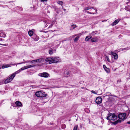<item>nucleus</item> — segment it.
Masks as SVG:
<instances>
[{
  "instance_id": "obj_39",
  "label": "nucleus",
  "mask_w": 130,
  "mask_h": 130,
  "mask_svg": "<svg viewBox=\"0 0 130 130\" xmlns=\"http://www.w3.org/2000/svg\"><path fill=\"white\" fill-rule=\"evenodd\" d=\"M107 20H103L102 21V22H103L105 21H107Z\"/></svg>"
},
{
  "instance_id": "obj_36",
  "label": "nucleus",
  "mask_w": 130,
  "mask_h": 130,
  "mask_svg": "<svg viewBox=\"0 0 130 130\" xmlns=\"http://www.w3.org/2000/svg\"><path fill=\"white\" fill-rule=\"evenodd\" d=\"M53 24H52L51 25H50L48 27V28H51L52 27V26H53Z\"/></svg>"
},
{
  "instance_id": "obj_9",
  "label": "nucleus",
  "mask_w": 130,
  "mask_h": 130,
  "mask_svg": "<svg viewBox=\"0 0 130 130\" xmlns=\"http://www.w3.org/2000/svg\"><path fill=\"white\" fill-rule=\"evenodd\" d=\"M110 53L111 55H112L114 56V59H117L118 56L116 53L111 52Z\"/></svg>"
},
{
  "instance_id": "obj_33",
  "label": "nucleus",
  "mask_w": 130,
  "mask_h": 130,
  "mask_svg": "<svg viewBox=\"0 0 130 130\" xmlns=\"http://www.w3.org/2000/svg\"><path fill=\"white\" fill-rule=\"evenodd\" d=\"M96 34V33H95L94 31H93L92 32L91 34L93 35H94L95 34Z\"/></svg>"
},
{
  "instance_id": "obj_19",
  "label": "nucleus",
  "mask_w": 130,
  "mask_h": 130,
  "mask_svg": "<svg viewBox=\"0 0 130 130\" xmlns=\"http://www.w3.org/2000/svg\"><path fill=\"white\" fill-rule=\"evenodd\" d=\"M97 40V38L96 37L92 38L91 40V41L92 42H95Z\"/></svg>"
},
{
  "instance_id": "obj_18",
  "label": "nucleus",
  "mask_w": 130,
  "mask_h": 130,
  "mask_svg": "<svg viewBox=\"0 0 130 130\" xmlns=\"http://www.w3.org/2000/svg\"><path fill=\"white\" fill-rule=\"evenodd\" d=\"M83 32H82L79 34H78L76 35L73 36V37H74L76 36H77L79 38L81 35H82L83 34Z\"/></svg>"
},
{
  "instance_id": "obj_43",
  "label": "nucleus",
  "mask_w": 130,
  "mask_h": 130,
  "mask_svg": "<svg viewBox=\"0 0 130 130\" xmlns=\"http://www.w3.org/2000/svg\"><path fill=\"white\" fill-rule=\"evenodd\" d=\"M47 26H48V25H45V27H47Z\"/></svg>"
},
{
  "instance_id": "obj_42",
  "label": "nucleus",
  "mask_w": 130,
  "mask_h": 130,
  "mask_svg": "<svg viewBox=\"0 0 130 130\" xmlns=\"http://www.w3.org/2000/svg\"><path fill=\"white\" fill-rule=\"evenodd\" d=\"M44 22H45V23H46V21H45Z\"/></svg>"
},
{
  "instance_id": "obj_40",
  "label": "nucleus",
  "mask_w": 130,
  "mask_h": 130,
  "mask_svg": "<svg viewBox=\"0 0 130 130\" xmlns=\"http://www.w3.org/2000/svg\"><path fill=\"white\" fill-rule=\"evenodd\" d=\"M127 123H128L129 124H130V121H128V122H127Z\"/></svg>"
},
{
  "instance_id": "obj_16",
  "label": "nucleus",
  "mask_w": 130,
  "mask_h": 130,
  "mask_svg": "<svg viewBox=\"0 0 130 130\" xmlns=\"http://www.w3.org/2000/svg\"><path fill=\"white\" fill-rule=\"evenodd\" d=\"M6 35L5 33L3 32H0V37H5Z\"/></svg>"
},
{
  "instance_id": "obj_15",
  "label": "nucleus",
  "mask_w": 130,
  "mask_h": 130,
  "mask_svg": "<svg viewBox=\"0 0 130 130\" xmlns=\"http://www.w3.org/2000/svg\"><path fill=\"white\" fill-rule=\"evenodd\" d=\"M11 67V66L9 64H5L3 65L2 66V68L3 69H4L5 68L9 67Z\"/></svg>"
},
{
  "instance_id": "obj_12",
  "label": "nucleus",
  "mask_w": 130,
  "mask_h": 130,
  "mask_svg": "<svg viewBox=\"0 0 130 130\" xmlns=\"http://www.w3.org/2000/svg\"><path fill=\"white\" fill-rule=\"evenodd\" d=\"M120 21V19H119L115 20L112 23L111 25L112 26L116 25Z\"/></svg>"
},
{
  "instance_id": "obj_7",
  "label": "nucleus",
  "mask_w": 130,
  "mask_h": 130,
  "mask_svg": "<svg viewBox=\"0 0 130 130\" xmlns=\"http://www.w3.org/2000/svg\"><path fill=\"white\" fill-rule=\"evenodd\" d=\"M39 75L42 77L46 78L48 77L49 74L47 73L44 72L39 74Z\"/></svg>"
},
{
  "instance_id": "obj_37",
  "label": "nucleus",
  "mask_w": 130,
  "mask_h": 130,
  "mask_svg": "<svg viewBox=\"0 0 130 130\" xmlns=\"http://www.w3.org/2000/svg\"><path fill=\"white\" fill-rule=\"evenodd\" d=\"M24 67L25 69H28V67L27 66Z\"/></svg>"
},
{
  "instance_id": "obj_26",
  "label": "nucleus",
  "mask_w": 130,
  "mask_h": 130,
  "mask_svg": "<svg viewBox=\"0 0 130 130\" xmlns=\"http://www.w3.org/2000/svg\"><path fill=\"white\" fill-rule=\"evenodd\" d=\"M49 54L50 55H52L53 53V52L51 50H49L48 51Z\"/></svg>"
},
{
  "instance_id": "obj_30",
  "label": "nucleus",
  "mask_w": 130,
  "mask_h": 130,
  "mask_svg": "<svg viewBox=\"0 0 130 130\" xmlns=\"http://www.w3.org/2000/svg\"><path fill=\"white\" fill-rule=\"evenodd\" d=\"M30 62V61H26V62H22V63H18V64H21L22 63H25L28 62Z\"/></svg>"
},
{
  "instance_id": "obj_25",
  "label": "nucleus",
  "mask_w": 130,
  "mask_h": 130,
  "mask_svg": "<svg viewBox=\"0 0 130 130\" xmlns=\"http://www.w3.org/2000/svg\"><path fill=\"white\" fill-rule=\"evenodd\" d=\"M78 128V126L77 125H75L74 127L73 130H77Z\"/></svg>"
},
{
  "instance_id": "obj_4",
  "label": "nucleus",
  "mask_w": 130,
  "mask_h": 130,
  "mask_svg": "<svg viewBox=\"0 0 130 130\" xmlns=\"http://www.w3.org/2000/svg\"><path fill=\"white\" fill-rule=\"evenodd\" d=\"M20 71V70H19L18 71L15 72V73L12 74L11 76L8 78L6 79L5 81V84H7L11 82L15 77L16 75L19 73Z\"/></svg>"
},
{
  "instance_id": "obj_8",
  "label": "nucleus",
  "mask_w": 130,
  "mask_h": 130,
  "mask_svg": "<svg viewBox=\"0 0 130 130\" xmlns=\"http://www.w3.org/2000/svg\"><path fill=\"white\" fill-rule=\"evenodd\" d=\"M102 101V98L100 96L97 97L95 100V102L98 104H100L101 103Z\"/></svg>"
},
{
  "instance_id": "obj_41",
  "label": "nucleus",
  "mask_w": 130,
  "mask_h": 130,
  "mask_svg": "<svg viewBox=\"0 0 130 130\" xmlns=\"http://www.w3.org/2000/svg\"><path fill=\"white\" fill-rule=\"evenodd\" d=\"M0 44L2 45H4L3 44Z\"/></svg>"
},
{
  "instance_id": "obj_45",
  "label": "nucleus",
  "mask_w": 130,
  "mask_h": 130,
  "mask_svg": "<svg viewBox=\"0 0 130 130\" xmlns=\"http://www.w3.org/2000/svg\"><path fill=\"white\" fill-rule=\"evenodd\" d=\"M48 23H49L48 22Z\"/></svg>"
},
{
  "instance_id": "obj_20",
  "label": "nucleus",
  "mask_w": 130,
  "mask_h": 130,
  "mask_svg": "<svg viewBox=\"0 0 130 130\" xmlns=\"http://www.w3.org/2000/svg\"><path fill=\"white\" fill-rule=\"evenodd\" d=\"M91 38V37L89 36H87L85 39V41H88L89 40V39H90Z\"/></svg>"
},
{
  "instance_id": "obj_6",
  "label": "nucleus",
  "mask_w": 130,
  "mask_h": 130,
  "mask_svg": "<svg viewBox=\"0 0 130 130\" xmlns=\"http://www.w3.org/2000/svg\"><path fill=\"white\" fill-rule=\"evenodd\" d=\"M35 94L37 96L39 97H46L47 95V94H45V92L43 93L41 91H40L36 92Z\"/></svg>"
},
{
  "instance_id": "obj_10",
  "label": "nucleus",
  "mask_w": 130,
  "mask_h": 130,
  "mask_svg": "<svg viewBox=\"0 0 130 130\" xmlns=\"http://www.w3.org/2000/svg\"><path fill=\"white\" fill-rule=\"evenodd\" d=\"M37 62L40 63L44 62L45 59L44 58H41L37 59Z\"/></svg>"
},
{
  "instance_id": "obj_21",
  "label": "nucleus",
  "mask_w": 130,
  "mask_h": 130,
  "mask_svg": "<svg viewBox=\"0 0 130 130\" xmlns=\"http://www.w3.org/2000/svg\"><path fill=\"white\" fill-rule=\"evenodd\" d=\"M77 27V26H76V25L74 24L72 25L71 26V27L72 28V29H74L76 28V27Z\"/></svg>"
},
{
  "instance_id": "obj_13",
  "label": "nucleus",
  "mask_w": 130,
  "mask_h": 130,
  "mask_svg": "<svg viewBox=\"0 0 130 130\" xmlns=\"http://www.w3.org/2000/svg\"><path fill=\"white\" fill-rule=\"evenodd\" d=\"M15 104L18 106H21L22 105L21 103L19 101H16L15 102Z\"/></svg>"
},
{
  "instance_id": "obj_2",
  "label": "nucleus",
  "mask_w": 130,
  "mask_h": 130,
  "mask_svg": "<svg viewBox=\"0 0 130 130\" xmlns=\"http://www.w3.org/2000/svg\"><path fill=\"white\" fill-rule=\"evenodd\" d=\"M83 10H85V12L91 14H95L94 12H97V10L92 7H88L85 8Z\"/></svg>"
},
{
  "instance_id": "obj_3",
  "label": "nucleus",
  "mask_w": 130,
  "mask_h": 130,
  "mask_svg": "<svg viewBox=\"0 0 130 130\" xmlns=\"http://www.w3.org/2000/svg\"><path fill=\"white\" fill-rule=\"evenodd\" d=\"M46 61L48 62L50 64L56 63L60 61V59H57V57H50L46 59Z\"/></svg>"
},
{
  "instance_id": "obj_32",
  "label": "nucleus",
  "mask_w": 130,
  "mask_h": 130,
  "mask_svg": "<svg viewBox=\"0 0 130 130\" xmlns=\"http://www.w3.org/2000/svg\"><path fill=\"white\" fill-rule=\"evenodd\" d=\"M103 68L105 70L107 68L106 67V66L104 65H103Z\"/></svg>"
},
{
  "instance_id": "obj_22",
  "label": "nucleus",
  "mask_w": 130,
  "mask_h": 130,
  "mask_svg": "<svg viewBox=\"0 0 130 130\" xmlns=\"http://www.w3.org/2000/svg\"><path fill=\"white\" fill-rule=\"evenodd\" d=\"M57 3L61 6H62L63 4V2L61 1H58L57 2Z\"/></svg>"
},
{
  "instance_id": "obj_1",
  "label": "nucleus",
  "mask_w": 130,
  "mask_h": 130,
  "mask_svg": "<svg viewBox=\"0 0 130 130\" xmlns=\"http://www.w3.org/2000/svg\"><path fill=\"white\" fill-rule=\"evenodd\" d=\"M126 113H120L118 115L119 119L113 122V123L116 125L118 123H120L121 121H123L126 118Z\"/></svg>"
},
{
  "instance_id": "obj_31",
  "label": "nucleus",
  "mask_w": 130,
  "mask_h": 130,
  "mask_svg": "<svg viewBox=\"0 0 130 130\" xmlns=\"http://www.w3.org/2000/svg\"><path fill=\"white\" fill-rule=\"evenodd\" d=\"M27 66L28 67V68H29L32 67H33L34 66H32L31 65H29V66Z\"/></svg>"
},
{
  "instance_id": "obj_29",
  "label": "nucleus",
  "mask_w": 130,
  "mask_h": 130,
  "mask_svg": "<svg viewBox=\"0 0 130 130\" xmlns=\"http://www.w3.org/2000/svg\"><path fill=\"white\" fill-rule=\"evenodd\" d=\"M48 0H41L40 1V2H46Z\"/></svg>"
},
{
  "instance_id": "obj_44",
  "label": "nucleus",
  "mask_w": 130,
  "mask_h": 130,
  "mask_svg": "<svg viewBox=\"0 0 130 130\" xmlns=\"http://www.w3.org/2000/svg\"><path fill=\"white\" fill-rule=\"evenodd\" d=\"M15 64H13L12 65H14Z\"/></svg>"
},
{
  "instance_id": "obj_28",
  "label": "nucleus",
  "mask_w": 130,
  "mask_h": 130,
  "mask_svg": "<svg viewBox=\"0 0 130 130\" xmlns=\"http://www.w3.org/2000/svg\"><path fill=\"white\" fill-rule=\"evenodd\" d=\"M30 62L31 63L34 62H37V59L32 60Z\"/></svg>"
},
{
  "instance_id": "obj_11",
  "label": "nucleus",
  "mask_w": 130,
  "mask_h": 130,
  "mask_svg": "<svg viewBox=\"0 0 130 130\" xmlns=\"http://www.w3.org/2000/svg\"><path fill=\"white\" fill-rule=\"evenodd\" d=\"M70 75V73L69 71H66L64 72V75L65 77H67L69 76Z\"/></svg>"
},
{
  "instance_id": "obj_27",
  "label": "nucleus",
  "mask_w": 130,
  "mask_h": 130,
  "mask_svg": "<svg viewBox=\"0 0 130 130\" xmlns=\"http://www.w3.org/2000/svg\"><path fill=\"white\" fill-rule=\"evenodd\" d=\"M106 58H107V61L108 62H110V59H109V57H108L107 56H106Z\"/></svg>"
},
{
  "instance_id": "obj_17",
  "label": "nucleus",
  "mask_w": 130,
  "mask_h": 130,
  "mask_svg": "<svg viewBox=\"0 0 130 130\" xmlns=\"http://www.w3.org/2000/svg\"><path fill=\"white\" fill-rule=\"evenodd\" d=\"M33 32L32 30L29 31L28 32V34L30 36H32L33 35Z\"/></svg>"
},
{
  "instance_id": "obj_23",
  "label": "nucleus",
  "mask_w": 130,
  "mask_h": 130,
  "mask_svg": "<svg viewBox=\"0 0 130 130\" xmlns=\"http://www.w3.org/2000/svg\"><path fill=\"white\" fill-rule=\"evenodd\" d=\"M105 71L107 73H109L110 72V70L109 69L107 68L106 69H105Z\"/></svg>"
},
{
  "instance_id": "obj_34",
  "label": "nucleus",
  "mask_w": 130,
  "mask_h": 130,
  "mask_svg": "<svg viewBox=\"0 0 130 130\" xmlns=\"http://www.w3.org/2000/svg\"><path fill=\"white\" fill-rule=\"evenodd\" d=\"M25 69L24 68V67H22V68L21 69V70H20V71H21V70H25ZM21 71H20V72Z\"/></svg>"
},
{
  "instance_id": "obj_24",
  "label": "nucleus",
  "mask_w": 130,
  "mask_h": 130,
  "mask_svg": "<svg viewBox=\"0 0 130 130\" xmlns=\"http://www.w3.org/2000/svg\"><path fill=\"white\" fill-rule=\"evenodd\" d=\"M79 38L77 36L74 40V42H77L79 39Z\"/></svg>"
},
{
  "instance_id": "obj_5",
  "label": "nucleus",
  "mask_w": 130,
  "mask_h": 130,
  "mask_svg": "<svg viewBox=\"0 0 130 130\" xmlns=\"http://www.w3.org/2000/svg\"><path fill=\"white\" fill-rule=\"evenodd\" d=\"M117 116L114 113H110L107 117V120H115L117 119Z\"/></svg>"
},
{
  "instance_id": "obj_38",
  "label": "nucleus",
  "mask_w": 130,
  "mask_h": 130,
  "mask_svg": "<svg viewBox=\"0 0 130 130\" xmlns=\"http://www.w3.org/2000/svg\"><path fill=\"white\" fill-rule=\"evenodd\" d=\"M121 82V80H117V82H119V83H120Z\"/></svg>"
},
{
  "instance_id": "obj_35",
  "label": "nucleus",
  "mask_w": 130,
  "mask_h": 130,
  "mask_svg": "<svg viewBox=\"0 0 130 130\" xmlns=\"http://www.w3.org/2000/svg\"><path fill=\"white\" fill-rule=\"evenodd\" d=\"M91 92L92 93H93L94 94H96V93L95 92V91H94L93 90Z\"/></svg>"
},
{
  "instance_id": "obj_14",
  "label": "nucleus",
  "mask_w": 130,
  "mask_h": 130,
  "mask_svg": "<svg viewBox=\"0 0 130 130\" xmlns=\"http://www.w3.org/2000/svg\"><path fill=\"white\" fill-rule=\"evenodd\" d=\"M33 38L35 41H37L39 39V37L36 35H34Z\"/></svg>"
}]
</instances>
